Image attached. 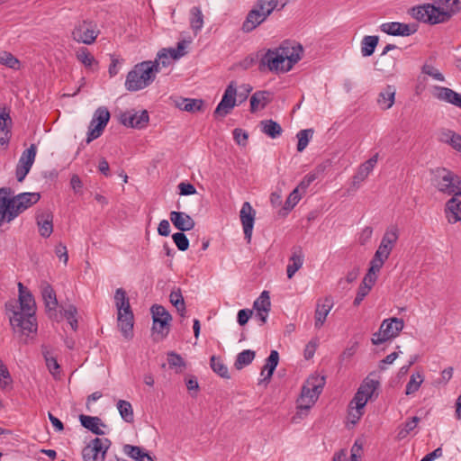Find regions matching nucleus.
Listing matches in <instances>:
<instances>
[{
  "mask_svg": "<svg viewBox=\"0 0 461 461\" xmlns=\"http://www.w3.org/2000/svg\"><path fill=\"white\" fill-rule=\"evenodd\" d=\"M169 300L179 314L184 317L185 314V304L180 289L172 291L169 295Z\"/></svg>",
  "mask_w": 461,
  "mask_h": 461,
  "instance_id": "obj_49",
  "label": "nucleus"
},
{
  "mask_svg": "<svg viewBox=\"0 0 461 461\" xmlns=\"http://www.w3.org/2000/svg\"><path fill=\"white\" fill-rule=\"evenodd\" d=\"M288 64V68L293 67L302 59L303 52V46L299 43L285 41L278 48H276Z\"/></svg>",
  "mask_w": 461,
  "mask_h": 461,
  "instance_id": "obj_16",
  "label": "nucleus"
},
{
  "mask_svg": "<svg viewBox=\"0 0 461 461\" xmlns=\"http://www.w3.org/2000/svg\"><path fill=\"white\" fill-rule=\"evenodd\" d=\"M20 310L14 311L10 323L14 330L29 335L35 333L38 329L35 312L36 303L31 292L18 283Z\"/></svg>",
  "mask_w": 461,
  "mask_h": 461,
  "instance_id": "obj_1",
  "label": "nucleus"
},
{
  "mask_svg": "<svg viewBox=\"0 0 461 461\" xmlns=\"http://www.w3.org/2000/svg\"><path fill=\"white\" fill-rule=\"evenodd\" d=\"M424 381V376L421 372L418 371L412 374L409 382L406 384L405 394L410 395L416 393Z\"/></svg>",
  "mask_w": 461,
  "mask_h": 461,
  "instance_id": "obj_47",
  "label": "nucleus"
},
{
  "mask_svg": "<svg viewBox=\"0 0 461 461\" xmlns=\"http://www.w3.org/2000/svg\"><path fill=\"white\" fill-rule=\"evenodd\" d=\"M278 360H279L278 352L276 350H272L269 357L266 360V364L264 365V366L261 370V375H265V373L267 372L264 381L270 380L276 367L278 365Z\"/></svg>",
  "mask_w": 461,
  "mask_h": 461,
  "instance_id": "obj_40",
  "label": "nucleus"
},
{
  "mask_svg": "<svg viewBox=\"0 0 461 461\" xmlns=\"http://www.w3.org/2000/svg\"><path fill=\"white\" fill-rule=\"evenodd\" d=\"M190 28L194 35H197L203 27V14L199 6H194L190 9Z\"/></svg>",
  "mask_w": 461,
  "mask_h": 461,
  "instance_id": "obj_35",
  "label": "nucleus"
},
{
  "mask_svg": "<svg viewBox=\"0 0 461 461\" xmlns=\"http://www.w3.org/2000/svg\"><path fill=\"white\" fill-rule=\"evenodd\" d=\"M79 420L81 425L93 432L95 435H104V430L101 429V426L105 427V425L102 422L101 419L96 416H88L81 414L79 416Z\"/></svg>",
  "mask_w": 461,
  "mask_h": 461,
  "instance_id": "obj_33",
  "label": "nucleus"
},
{
  "mask_svg": "<svg viewBox=\"0 0 461 461\" xmlns=\"http://www.w3.org/2000/svg\"><path fill=\"white\" fill-rule=\"evenodd\" d=\"M77 313V310L74 305H69L64 310V316L68 320L73 330H77V319L76 317Z\"/></svg>",
  "mask_w": 461,
  "mask_h": 461,
  "instance_id": "obj_57",
  "label": "nucleus"
},
{
  "mask_svg": "<svg viewBox=\"0 0 461 461\" xmlns=\"http://www.w3.org/2000/svg\"><path fill=\"white\" fill-rule=\"evenodd\" d=\"M378 160V154H375L368 160L360 165L357 169V172L352 178V185L357 188L360 185L362 182H364L368 175L373 171L375 164Z\"/></svg>",
  "mask_w": 461,
  "mask_h": 461,
  "instance_id": "obj_25",
  "label": "nucleus"
},
{
  "mask_svg": "<svg viewBox=\"0 0 461 461\" xmlns=\"http://www.w3.org/2000/svg\"><path fill=\"white\" fill-rule=\"evenodd\" d=\"M431 183L443 194H461V177L447 168H437L433 172Z\"/></svg>",
  "mask_w": 461,
  "mask_h": 461,
  "instance_id": "obj_6",
  "label": "nucleus"
},
{
  "mask_svg": "<svg viewBox=\"0 0 461 461\" xmlns=\"http://www.w3.org/2000/svg\"><path fill=\"white\" fill-rule=\"evenodd\" d=\"M382 267V266L370 261V267L368 268V271L364 276L360 285L368 286V289L371 290L376 282L377 273H379Z\"/></svg>",
  "mask_w": 461,
  "mask_h": 461,
  "instance_id": "obj_42",
  "label": "nucleus"
},
{
  "mask_svg": "<svg viewBox=\"0 0 461 461\" xmlns=\"http://www.w3.org/2000/svg\"><path fill=\"white\" fill-rule=\"evenodd\" d=\"M325 376L313 374L303 384L297 399V415H306L314 405L325 385Z\"/></svg>",
  "mask_w": 461,
  "mask_h": 461,
  "instance_id": "obj_3",
  "label": "nucleus"
},
{
  "mask_svg": "<svg viewBox=\"0 0 461 461\" xmlns=\"http://www.w3.org/2000/svg\"><path fill=\"white\" fill-rule=\"evenodd\" d=\"M256 353L250 349H245L238 354L234 362V366L237 370L242 369L244 366L249 365L255 358Z\"/></svg>",
  "mask_w": 461,
  "mask_h": 461,
  "instance_id": "obj_46",
  "label": "nucleus"
},
{
  "mask_svg": "<svg viewBox=\"0 0 461 461\" xmlns=\"http://www.w3.org/2000/svg\"><path fill=\"white\" fill-rule=\"evenodd\" d=\"M99 30L95 22L89 20L79 21L72 31V37L77 42L92 44L99 35Z\"/></svg>",
  "mask_w": 461,
  "mask_h": 461,
  "instance_id": "obj_10",
  "label": "nucleus"
},
{
  "mask_svg": "<svg viewBox=\"0 0 461 461\" xmlns=\"http://www.w3.org/2000/svg\"><path fill=\"white\" fill-rule=\"evenodd\" d=\"M445 217L448 223L455 224L461 221V194L452 196L445 205Z\"/></svg>",
  "mask_w": 461,
  "mask_h": 461,
  "instance_id": "obj_23",
  "label": "nucleus"
},
{
  "mask_svg": "<svg viewBox=\"0 0 461 461\" xmlns=\"http://www.w3.org/2000/svg\"><path fill=\"white\" fill-rule=\"evenodd\" d=\"M233 138L237 144L246 146L249 134L242 129L237 128L233 131Z\"/></svg>",
  "mask_w": 461,
  "mask_h": 461,
  "instance_id": "obj_64",
  "label": "nucleus"
},
{
  "mask_svg": "<svg viewBox=\"0 0 461 461\" xmlns=\"http://www.w3.org/2000/svg\"><path fill=\"white\" fill-rule=\"evenodd\" d=\"M41 294L48 310H55L58 305L56 293L50 285L44 283L41 285Z\"/></svg>",
  "mask_w": 461,
  "mask_h": 461,
  "instance_id": "obj_39",
  "label": "nucleus"
},
{
  "mask_svg": "<svg viewBox=\"0 0 461 461\" xmlns=\"http://www.w3.org/2000/svg\"><path fill=\"white\" fill-rule=\"evenodd\" d=\"M304 255L301 247H295L292 249V255L289 258V264L286 267V274L289 279L293 278L294 274L303 267Z\"/></svg>",
  "mask_w": 461,
  "mask_h": 461,
  "instance_id": "obj_29",
  "label": "nucleus"
},
{
  "mask_svg": "<svg viewBox=\"0 0 461 461\" xmlns=\"http://www.w3.org/2000/svg\"><path fill=\"white\" fill-rule=\"evenodd\" d=\"M277 5L278 0H257L253 7L258 9L260 14H264L266 19H267Z\"/></svg>",
  "mask_w": 461,
  "mask_h": 461,
  "instance_id": "obj_45",
  "label": "nucleus"
},
{
  "mask_svg": "<svg viewBox=\"0 0 461 461\" xmlns=\"http://www.w3.org/2000/svg\"><path fill=\"white\" fill-rule=\"evenodd\" d=\"M41 198L39 193H22L10 198L12 206L17 217L21 212L35 204Z\"/></svg>",
  "mask_w": 461,
  "mask_h": 461,
  "instance_id": "obj_19",
  "label": "nucleus"
},
{
  "mask_svg": "<svg viewBox=\"0 0 461 461\" xmlns=\"http://www.w3.org/2000/svg\"><path fill=\"white\" fill-rule=\"evenodd\" d=\"M150 312L153 319L152 330L159 336V339H162L169 332V322L172 317L162 305H153Z\"/></svg>",
  "mask_w": 461,
  "mask_h": 461,
  "instance_id": "obj_11",
  "label": "nucleus"
},
{
  "mask_svg": "<svg viewBox=\"0 0 461 461\" xmlns=\"http://www.w3.org/2000/svg\"><path fill=\"white\" fill-rule=\"evenodd\" d=\"M237 87L231 81L225 89L223 96L217 105L214 115L225 116L236 106Z\"/></svg>",
  "mask_w": 461,
  "mask_h": 461,
  "instance_id": "obj_17",
  "label": "nucleus"
},
{
  "mask_svg": "<svg viewBox=\"0 0 461 461\" xmlns=\"http://www.w3.org/2000/svg\"><path fill=\"white\" fill-rule=\"evenodd\" d=\"M111 445L109 438H95L83 448L82 457L85 461H104Z\"/></svg>",
  "mask_w": 461,
  "mask_h": 461,
  "instance_id": "obj_9",
  "label": "nucleus"
},
{
  "mask_svg": "<svg viewBox=\"0 0 461 461\" xmlns=\"http://www.w3.org/2000/svg\"><path fill=\"white\" fill-rule=\"evenodd\" d=\"M260 66L267 67L270 71L288 72V64L284 56L276 49H269L260 59Z\"/></svg>",
  "mask_w": 461,
  "mask_h": 461,
  "instance_id": "obj_14",
  "label": "nucleus"
},
{
  "mask_svg": "<svg viewBox=\"0 0 461 461\" xmlns=\"http://www.w3.org/2000/svg\"><path fill=\"white\" fill-rule=\"evenodd\" d=\"M10 194V188H0V227L5 221L10 222L16 218L11 199L9 198Z\"/></svg>",
  "mask_w": 461,
  "mask_h": 461,
  "instance_id": "obj_20",
  "label": "nucleus"
},
{
  "mask_svg": "<svg viewBox=\"0 0 461 461\" xmlns=\"http://www.w3.org/2000/svg\"><path fill=\"white\" fill-rule=\"evenodd\" d=\"M403 327L404 321L402 319L393 317L384 320L380 326L379 331L373 335L372 343L379 345L392 338L397 337Z\"/></svg>",
  "mask_w": 461,
  "mask_h": 461,
  "instance_id": "obj_8",
  "label": "nucleus"
},
{
  "mask_svg": "<svg viewBox=\"0 0 461 461\" xmlns=\"http://www.w3.org/2000/svg\"><path fill=\"white\" fill-rule=\"evenodd\" d=\"M421 71H422V73L433 77L434 79H436L438 81L443 82L445 80L443 74L438 69L434 68L432 65H429L427 63L424 64L422 66Z\"/></svg>",
  "mask_w": 461,
  "mask_h": 461,
  "instance_id": "obj_59",
  "label": "nucleus"
},
{
  "mask_svg": "<svg viewBox=\"0 0 461 461\" xmlns=\"http://www.w3.org/2000/svg\"><path fill=\"white\" fill-rule=\"evenodd\" d=\"M332 306V300L329 297H326L323 300H318L314 316V326L316 329L322 327Z\"/></svg>",
  "mask_w": 461,
  "mask_h": 461,
  "instance_id": "obj_26",
  "label": "nucleus"
},
{
  "mask_svg": "<svg viewBox=\"0 0 461 461\" xmlns=\"http://www.w3.org/2000/svg\"><path fill=\"white\" fill-rule=\"evenodd\" d=\"M172 239L179 250L185 251L188 249L189 240L183 231L174 233Z\"/></svg>",
  "mask_w": 461,
  "mask_h": 461,
  "instance_id": "obj_58",
  "label": "nucleus"
},
{
  "mask_svg": "<svg viewBox=\"0 0 461 461\" xmlns=\"http://www.w3.org/2000/svg\"><path fill=\"white\" fill-rule=\"evenodd\" d=\"M312 135H313V130L312 129H305V130H301L296 137L298 139V143H297V150L299 152H302L305 149V148L307 147L310 140L312 138Z\"/></svg>",
  "mask_w": 461,
  "mask_h": 461,
  "instance_id": "obj_51",
  "label": "nucleus"
},
{
  "mask_svg": "<svg viewBox=\"0 0 461 461\" xmlns=\"http://www.w3.org/2000/svg\"><path fill=\"white\" fill-rule=\"evenodd\" d=\"M77 58L86 68H92L93 65L96 64L94 56L85 48L77 52Z\"/></svg>",
  "mask_w": 461,
  "mask_h": 461,
  "instance_id": "obj_55",
  "label": "nucleus"
},
{
  "mask_svg": "<svg viewBox=\"0 0 461 461\" xmlns=\"http://www.w3.org/2000/svg\"><path fill=\"white\" fill-rule=\"evenodd\" d=\"M123 452L136 461H154L148 452L137 446L126 444L123 446Z\"/></svg>",
  "mask_w": 461,
  "mask_h": 461,
  "instance_id": "obj_41",
  "label": "nucleus"
},
{
  "mask_svg": "<svg viewBox=\"0 0 461 461\" xmlns=\"http://www.w3.org/2000/svg\"><path fill=\"white\" fill-rule=\"evenodd\" d=\"M117 409L122 419L128 423H131L134 420L133 409L130 402L124 400H119L117 402Z\"/></svg>",
  "mask_w": 461,
  "mask_h": 461,
  "instance_id": "obj_43",
  "label": "nucleus"
},
{
  "mask_svg": "<svg viewBox=\"0 0 461 461\" xmlns=\"http://www.w3.org/2000/svg\"><path fill=\"white\" fill-rule=\"evenodd\" d=\"M12 382L13 380L8 368L0 359V387L6 388L11 385Z\"/></svg>",
  "mask_w": 461,
  "mask_h": 461,
  "instance_id": "obj_56",
  "label": "nucleus"
},
{
  "mask_svg": "<svg viewBox=\"0 0 461 461\" xmlns=\"http://www.w3.org/2000/svg\"><path fill=\"white\" fill-rule=\"evenodd\" d=\"M210 366L213 372L218 374L221 377L229 379L230 375L227 366L223 363L221 357L212 356L210 359Z\"/></svg>",
  "mask_w": 461,
  "mask_h": 461,
  "instance_id": "obj_48",
  "label": "nucleus"
},
{
  "mask_svg": "<svg viewBox=\"0 0 461 461\" xmlns=\"http://www.w3.org/2000/svg\"><path fill=\"white\" fill-rule=\"evenodd\" d=\"M41 354L44 357L49 372L55 379L59 378L60 366L58 363L57 357L53 356V348L50 346L42 345Z\"/></svg>",
  "mask_w": 461,
  "mask_h": 461,
  "instance_id": "obj_28",
  "label": "nucleus"
},
{
  "mask_svg": "<svg viewBox=\"0 0 461 461\" xmlns=\"http://www.w3.org/2000/svg\"><path fill=\"white\" fill-rule=\"evenodd\" d=\"M440 140L448 144L453 149L461 153V135L452 130H444Z\"/></svg>",
  "mask_w": 461,
  "mask_h": 461,
  "instance_id": "obj_37",
  "label": "nucleus"
},
{
  "mask_svg": "<svg viewBox=\"0 0 461 461\" xmlns=\"http://www.w3.org/2000/svg\"><path fill=\"white\" fill-rule=\"evenodd\" d=\"M114 303L118 312V327L120 328L123 337L130 339L132 338L133 313L124 289H116L114 294Z\"/></svg>",
  "mask_w": 461,
  "mask_h": 461,
  "instance_id": "obj_5",
  "label": "nucleus"
},
{
  "mask_svg": "<svg viewBox=\"0 0 461 461\" xmlns=\"http://www.w3.org/2000/svg\"><path fill=\"white\" fill-rule=\"evenodd\" d=\"M109 120L110 113L106 107L102 106L95 110L88 127L86 143H90L102 135Z\"/></svg>",
  "mask_w": 461,
  "mask_h": 461,
  "instance_id": "obj_12",
  "label": "nucleus"
},
{
  "mask_svg": "<svg viewBox=\"0 0 461 461\" xmlns=\"http://www.w3.org/2000/svg\"><path fill=\"white\" fill-rule=\"evenodd\" d=\"M169 216L173 225L180 231L191 230L195 225L193 218L185 212L172 211Z\"/></svg>",
  "mask_w": 461,
  "mask_h": 461,
  "instance_id": "obj_27",
  "label": "nucleus"
},
{
  "mask_svg": "<svg viewBox=\"0 0 461 461\" xmlns=\"http://www.w3.org/2000/svg\"><path fill=\"white\" fill-rule=\"evenodd\" d=\"M157 74V64H153L151 61H142L138 63L127 74L125 87L131 92L144 89L152 84Z\"/></svg>",
  "mask_w": 461,
  "mask_h": 461,
  "instance_id": "obj_4",
  "label": "nucleus"
},
{
  "mask_svg": "<svg viewBox=\"0 0 461 461\" xmlns=\"http://www.w3.org/2000/svg\"><path fill=\"white\" fill-rule=\"evenodd\" d=\"M259 125L261 131L271 139H276L283 132L280 124L271 119L261 121Z\"/></svg>",
  "mask_w": 461,
  "mask_h": 461,
  "instance_id": "obj_38",
  "label": "nucleus"
},
{
  "mask_svg": "<svg viewBox=\"0 0 461 461\" xmlns=\"http://www.w3.org/2000/svg\"><path fill=\"white\" fill-rule=\"evenodd\" d=\"M460 11L461 0H434V4L411 8V14L420 22L438 24L449 21Z\"/></svg>",
  "mask_w": 461,
  "mask_h": 461,
  "instance_id": "obj_2",
  "label": "nucleus"
},
{
  "mask_svg": "<svg viewBox=\"0 0 461 461\" xmlns=\"http://www.w3.org/2000/svg\"><path fill=\"white\" fill-rule=\"evenodd\" d=\"M363 409L364 408L358 409L357 404H351V402L349 403L348 416L350 418V421L353 424H356L362 417L364 413Z\"/></svg>",
  "mask_w": 461,
  "mask_h": 461,
  "instance_id": "obj_63",
  "label": "nucleus"
},
{
  "mask_svg": "<svg viewBox=\"0 0 461 461\" xmlns=\"http://www.w3.org/2000/svg\"><path fill=\"white\" fill-rule=\"evenodd\" d=\"M121 122L127 127L143 129L147 126L149 117L146 110L138 112H125L121 115Z\"/></svg>",
  "mask_w": 461,
  "mask_h": 461,
  "instance_id": "obj_21",
  "label": "nucleus"
},
{
  "mask_svg": "<svg viewBox=\"0 0 461 461\" xmlns=\"http://www.w3.org/2000/svg\"><path fill=\"white\" fill-rule=\"evenodd\" d=\"M167 363L170 367H185V363L182 357L173 351L167 353Z\"/></svg>",
  "mask_w": 461,
  "mask_h": 461,
  "instance_id": "obj_61",
  "label": "nucleus"
},
{
  "mask_svg": "<svg viewBox=\"0 0 461 461\" xmlns=\"http://www.w3.org/2000/svg\"><path fill=\"white\" fill-rule=\"evenodd\" d=\"M37 153V147L35 144L26 149L21 155L18 164L15 168V175L18 182H23L30 172Z\"/></svg>",
  "mask_w": 461,
  "mask_h": 461,
  "instance_id": "obj_15",
  "label": "nucleus"
},
{
  "mask_svg": "<svg viewBox=\"0 0 461 461\" xmlns=\"http://www.w3.org/2000/svg\"><path fill=\"white\" fill-rule=\"evenodd\" d=\"M301 197L302 194L299 192V188H294L287 197L284 208L288 211L292 210L301 200Z\"/></svg>",
  "mask_w": 461,
  "mask_h": 461,
  "instance_id": "obj_60",
  "label": "nucleus"
},
{
  "mask_svg": "<svg viewBox=\"0 0 461 461\" xmlns=\"http://www.w3.org/2000/svg\"><path fill=\"white\" fill-rule=\"evenodd\" d=\"M176 107L188 113H196L203 110L202 99L181 98L176 103Z\"/></svg>",
  "mask_w": 461,
  "mask_h": 461,
  "instance_id": "obj_36",
  "label": "nucleus"
},
{
  "mask_svg": "<svg viewBox=\"0 0 461 461\" xmlns=\"http://www.w3.org/2000/svg\"><path fill=\"white\" fill-rule=\"evenodd\" d=\"M271 101V93L268 91H257L250 97V111L255 113L264 109Z\"/></svg>",
  "mask_w": 461,
  "mask_h": 461,
  "instance_id": "obj_34",
  "label": "nucleus"
},
{
  "mask_svg": "<svg viewBox=\"0 0 461 461\" xmlns=\"http://www.w3.org/2000/svg\"><path fill=\"white\" fill-rule=\"evenodd\" d=\"M0 64L14 70H18L20 68L19 59L7 51H0Z\"/></svg>",
  "mask_w": 461,
  "mask_h": 461,
  "instance_id": "obj_52",
  "label": "nucleus"
},
{
  "mask_svg": "<svg viewBox=\"0 0 461 461\" xmlns=\"http://www.w3.org/2000/svg\"><path fill=\"white\" fill-rule=\"evenodd\" d=\"M432 95L439 101H443L461 108V95L451 88L435 86L432 89Z\"/></svg>",
  "mask_w": 461,
  "mask_h": 461,
  "instance_id": "obj_22",
  "label": "nucleus"
},
{
  "mask_svg": "<svg viewBox=\"0 0 461 461\" xmlns=\"http://www.w3.org/2000/svg\"><path fill=\"white\" fill-rule=\"evenodd\" d=\"M419 421H420V418H418L416 416L406 420L403 423L402 427L399 429V431L397 434L398 438L402 439L405 437H407V435L417 427Z\"/></svg>",
  "mask_w": 461,
  "mask_h": 461,
  "instance_id": "obj_53",
  "label": "nucleus"
},
{
  "mask_svg": "<svg viewBox=\"0 0 461 461\" xmlns=\"http://www.w3.org/2000/svg\"><path fill=\"white\" fill-rule=\"evenodd\" d=\"M172 57L169 53L168 50L163 49L161 51H159L157 55V59L154 61H151L153 64L158 65V73L160 70V68H167L170 65Z\"/></svg>",
  "mask_w": 461,
  "mask_h": 461,
  "instance_id": "obj_54",
  "label": "nucleus"
},
{
  "mask_svg": "<svg viewBox=\"0 0 461 461\" xmlns=\"http://www.w3.org/2000/svg\"><path fill=\"white\" fill-rule=\"evenodd\" d=\"M378 387L379 382L377 380L366 377L355 393L351 404H357L358 409L364 408L368 400L372 399Z\"/></svg>",
  "mask_w": 461,
  "mask_h": 461,
  "instance_id": "obj_13",
  "label": "nucleus"
},
{
  "mask_svg": "<svg viewBox=\"0 0 461 461\" xmlns=\"http://www.w3.org/2000/svg\"><path fill=\"white\" fill-rule=\"evenodd\" d=\"M378 36H365L361 41V54L363 57L371 56L378 44Z\"/></svg>",
  "mask_w": 461,
  "mask_h": 461,
  "instance_id": "obj_44",
  "label": "nucleus"
},
{
  "mask_svg": "<svg viewBox=\"0 0 461 461\" xmlns=\"http://www.w3.org/2000/svg\"><path fill=\"white\" fill-rule=\"evenodd\" d=\"M53 215L50 212L45 211L36 216L37 225L41 236L48 238L53 231Z\"/></svg>",
  "mask_w": 461,
  "mask_h": 461,
  "instance_id": "obj_31",
  "label": "nucleus"
},
{
  "mask_svg": "<svg viewBox=\"0 0 461 461\" xmlns=\"http://www.w3.org/2000/svg\"><path fill=\"white\" fill-rule=\"evenodd\" d=\"M266 20L264 14H260L258 9L252 7V9L249 11L241 29L244 32H251Z\"/></svg>",
  "mask_w": 461,
  "mask_h": 461,
  "instance_id": "obj_30",
  "label": "nucleus"
},
{
  "mask_svg": "<svg viewBox=\"0 0 461 461\" xmlns=\"http://www.w3.org/2000/svg\"><path fill=\"white\" fill-rule=\"evenodd\" d=\"M256 212L249 202H245L240 211V218L243 227L244 236L250 242L255 222Z\"/></svg>",
  "mask_w": 461,
  "mask_h": 461,
  "instance_id": "obj_18",
  "label": "nucleus"
},
{
  "mask_svg": "<svg viewBox=\"0 0 461 461\" xmlns=\"http://www.w3.org/2000/svg\"><path fill=\"white\" fill-rule=\"evenodd\" d=\"M398 239L399 231L397 227L391 226L387 228L371 261L383 267L395 247Z\"/></svg>",
  "mask_w": 461,
  "mask_h": 461,
  "instance_id": "obj_7",
  "label": "nucleus"
},
{
  "mask_svg": "<svg viewBox=\"0 0 461 461\" xmlns=\"http://www.w3.org/2000/svg\"><path fill=\"white\" fill-rule=\"evenodd\" d=\"M185 49L186 41H182L177 43V47L176 49H168V51L173 59H178L186 54Z\"/></svg>",
  "mask_w": 461,
  "mask_h": 461,
  "instance_id": "obj_62",
  "label": "nucleus"
},
{
  "mask_svg": "<svg viewBox=\"0 0 461 461\" xmlns=\"http://www.w3.org/2000/svg\"><path fill=\"white\" fill-rule=\"evenodd\" d=\"M395 87L393 86H386L378 95L377 104L382 110L390 109L395 99Z\"/></svg>",
  "mask_w": 461,
  "mask_h": 461,
  "instance_id": "obj_32",
  "label": "nucleus"
},
{
  "mask_svg": "<svg viewBox=\"0 0 461 461\" xmlns=\"http://www.w3.org/2000/svg\"><path fill=\"white\" fill-rule=\"evenodd\" d=\"M380 29L383 32L393 36H410L416 32L414 25L398 22L384 23L381 24Z\"/></svg>",
  "mask_w": 461,
  "mask_h": 461,
  "instance_id": "obj_24",
  "label": "nucleus"
},
{
  "mask_svg": "<svg viewBox=\"0 0 461 461\" xmlns=\"http://www.w3.org/2000/svg\"><path fill=\"white\" fill-rule=\"evenodd\" d=\"M253 306L257 312H269L271 307L269 293L263 291L260 296L254 302Z\"/></svg>",
  "mask_w": 461,
  "mask_h": 461,
  "instance_id": "obj_50",
  "label": "nucleus"
}]
</instances>
